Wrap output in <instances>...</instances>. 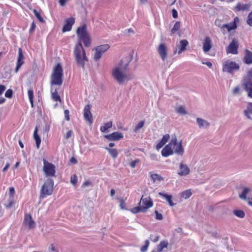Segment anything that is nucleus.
I'll return each instance as SVG.
<instances>
[{"label": "nucleus", "mask_w": 252, "mask_h": 252, "mask_svg": "<svg viewBox=\"0 0 252 252\" xmlns=\"http://www.w3.org/2000/svg\"><path fill=\"white\" fill-rule=\"evenodd\" d=\"M13 92L11 90H8L5 93V97L7 98H11L12 96Z\"/></svg>", "instance_id": "46"}, {"label": "nucleus", "mask_w": 252, "mask_h": 252, "mask_svg": "<svg viewBox=\"0 0 252 252\" xmlns=\"http://www.w3.org/2000/svg\"><path fill=\"white\" fill-rule=\"evenodd\" d=\"M6 87L5 86L0 85V95H1L3 92L5 90Z\"/></svg>", "instance_id": "56"}, {"label": "nucleus", "mask_w": 252, "mask_h": 252, "mask_svg": "<svg viewBox=\"0 0 252 252\" xmlns=\"http://www.w3.org/2000/svg\"><path fill=\"white\" fill-rule=\"evenodd\" d=\"M33 12L34 13L35 16L37 18V19L41 23H44L45 21L43 18L40 16L39 13L36 10L33 9Z\"/></svg>", "instance_id": "42"}, {"label": "nucleus", "mask_w": 252, "mask_h": 252, "mask_svg": "<svg viewBox=\"0 0 252 252\" xmlns=\"http://www.w3.org/2000/svg\"><path fill=\"white\" fill-rule=\"evenodd\" d=\"M51 94H52V99L55 101H61V99L60 98V96L58 95V92L56 89L54 90V91H53V89H52L51 90Z\"/></svg>", "instance_id": "34"}, {"label": "nucleus", "mask_w": 252, "mask_h": 252, "mask_svg": "<svg viewBox=\"0 0 252 252\" xmlns=\"http://www.w3.org/2000/svg\"><path fill=\"white\" fill-rule=\"evenodd\" d=\"M138 205L145 208V212L147 209L153 206V203L151 198L150 197L143 198V195L141 197L140 201Z\"/></svg>", "instance_id": "11"}, {"label": "nucleus", "mask_w": 252, "mask_h": 252, "mask_svg": "<svg viewBox=\"0 0 252 252\" xmlns=\"http://www.w3.org/2000/svg\"><path fill=\"white\" fill-rule=\"evenodd\" d=\"M184 152V149L182 145V141L178 142L176 138H174V153L182 156Z\"/></svg>", "instance_id": "14"}, {"label": "nucleus", "mask_w": 252, "mask_h": 252, "mask_svg": "<svg viewBox=\"0 0 252 252\" xmlns=\"http://www.w3.org/2000/svg\"><path fill=\"white\" fill-rule=\"evenodd\" d=\"M181 23L180 22H177L174 24V32L178 31L180 28Z\"/></svg>", "instance_id": "51"}, {"label": "nucleus", "mask_w": 252, "mask_h": 252, "mask_svg": "<svg viewBox=\"0 0 252 252\" xmlns=\"http://www.w3.org/2000/svg\"><path fill=\"white\" fill-rule=\"evenodd\" d=\"M239 47L238 42L236 39H233L229 45L226 48L227 54H238V49Z\"/></svg>", "instance_id": "9"}, {"label": "nucleus", "mask_w": 252, "mask_h": 252, "mask_svg": "<svg viewBox=\"0 0 252 252\" xmlns=\"http://www.w3.org/2000/svg\"><path fill=\"white\" fill-rule=\"evenodd\" d=\"M33 138L36 142V145L37 149L39 148V145L41 143V139L39 136L37 134V127H36L35 128L34 132H33Z\"/></svg>", "instance_id": "28"}, {"label": "nucleus", "mask_w": 252, "mask_h": 252, "mask_svg": "<svg viewBox=\"0 0 252 252\" xmlns=\"http://www.w3.org/2000/svg\"><path fill=\"white\" fill-rule=\"evenodd\" d=\"M110 46L108 44H103L98 46L95 49V53L94 54V59L95 61H98L101 57L103 54L108 50Z\"/></svg>", "instance_id": "7"}, {"label": "nucleus", "mask_w": 252, "mask_h": 252, "mask_svg": "<svg viewBox=\"0 0 252 252\" xmlns=\"http://www.w3.org/2000/svg\"><path fill=\"white\" fill-rule=\"evenodd\" d=\"M35 27H36L35 24L34 22H33L32 23L31 27V28L29 31V32L30 33H32L34 31Z\"/></svg>", "instance_id": "50"}, {"label": "nucleus", "mask_w": 252, "mask_h": 252, "mask_svg": "<svg viewBox=\"0 0 252 252\" xmlns=\"http://www.w3.org/2000/svg\"><path fill=\"white\" fill-rule=\"evenodd\" d=\"M64 116H65V119L66 121L69 120V111L68 110H65L64 112Z\"/></svg>", "instance_id": "53"}, {"label": "nucleus", "mask_w": 252, "mask_h": 252, "mask_svg": "<svg viewBox=\"0 0 252 252\" xmlns=\"http://www.w3.org/2000/svg\"><path fill=\"white\" fill-rule=\"evenodd\" d=\"M70 182L73 185H75L77 182V178L75 175L71 176Z\"/></svg>", "instance_id": "47"}, {"label": "nucleus", "mask_w": 252, "mask_h": 252, "mask_svg": "<svg viewBox=\"0 0 252 252\" xmlns=\"http://www.w3.org/2000/svg\"><path fill=\"white\" fill-rule=\"evenodd\" d=\"M245 115L250 118V115L252 114V103L249 104L247 109L245 111Z\"/></svg>", "instance_id": "37"}, {"label": "nucleus", "mask_w": 252, "mask_h": 252, "mask_svg": "<svg viewBox=\"0 0 252 252\" xmlns=\"http://www.w3.org/2000/svg\"><path fill=\"white\" fill-rule=\"evenodd\" d=\"M168 243L167 241H162L157 246V251L161 252L164 248H167Z\"/></svg>", "instance_id": "29"}, {"label": "nucleus", "mask_w": 252, "mask_h": 252, "mask_svg": "<svg viewBox=\"0 0 252 252\" xmlns=\"http://www.w3.org/2000/svg\"><path fill=\"white\" fill-rule=\"evenodd\" d=\"M131 212L134 214H136L139 212H146L145 208H143V207L139 205L138 206L134 207L132 209H131Z\"/></svg>", "instance_id": "33"}, {"label": "nucleus", "mask_w": 252, "mask_h": 252, "mask_svg": "<svg viewBox=\"0 0 252 252\" xmlns=\"http://www.w3.org/2000/svg\"><path fill=\"white\" fill-rule=\"evenodd\" d=\"M112 126V122L110 121L106 123H104L103 126L100 127V130L103 132H105L107 131V130L111 128Z\"/></svg>", "instance_id": "31"}, {"label": "nucleus", "mask_w": 252, "mask_h": 252, "mask_svg": "<svg viewBox=\"0 0 252 252\" xmlns=\"http://www.w3.org/2000/svg\"><path fill=\"white\" fill-rule=\"evenodd\" d=\"M15 192V190H14V188L13 187H10L9 188V193H10V195L11 196H13L14 193Z\"/></svg>", "instance_id": "59"}, {"label": "nucleus", "mask_w": 252, "mask_h": 252, "mask_svg": "<svg viewBox=\"0 0 252 252\" xmlns=\"http://www.w3.org/2000/svg\"><path fill=\"white\" fill-rule=\"evenodd\" d=\"M91 184L90 182L89 181H86L83 184V187H86V186H89Z\"/></svg>", "instance_id": "64"}, {"label": "nucleus", "mask_w": 252, "mask_h": 252, "mask_svg": "<svg viewBox=\"0 0 252 252\" xmlns=\"http://www.w3.org/2000/svg\"><path fill=\"white\" fill-rule=\"evenodd\" d=\"M123 134L119 132H114L110 134L105 135V137L110 141L119 140L123 137Z\"/></svg>", "instance_id": "16"}, {"label": "nucleus", "mask_w": 252, "mask_h": 252, "mask_svg": "<svg viewBox=\"0 0 252 252\" xmlns=\"http://www.w3.org/2000/svg\"><path fill=\"white\" fill-rule=\"evenodd\" d=\"M222 65V71L223 72H227L230 74H233L234 72L239 70L240 69L239 64L230 60L224 61Z\"/></svg>", "instance_id": "5"}, {"label": "nucleus", "mask_w": 252, "mask_h": 252, "mask_svg": "<svg viewBox=\"0 0 252 252\" xmlns=\"http://www.w3.org/2000/svg\"><path fill=\"white\" fill-rule=\"evenodd\" d=\"M50 252H59L58 250L53 245H51L49 248Z\"/></svg>", "instance_id": "54"}, {"label": "nucleus", "mask_w": 252, "mask_h": 252, "mask_svg": "<svg viewBox=\"0 0 252 252\" xmlns=\"http://www.w3.org/2000/svg\"><path fill=\"white\" fill-rule=\"evenodd\" d=\"M159 236H154V235L151 234L150 236V239L154 243L158 242L159 240Z\"/></svg>", "instance_id": "45"}, {"label": "nucleus", "mask_w": 252, "mask_h": 252, "mask_svg": "<svg viewBox=\"0 0 252 252\" xmlns=\"http://www.w3.org/2000/svg\"><path fill=\"white\" fill-rule=\"evenodd\" d=\"M63 69L62 65L58 63L53 69L51 77V85H61L63 82Z\"/></svg>", "instance_id": "3"}, {"label": "nucleus", "mask_w": 252, "mask_h": 252, "mask_svg": "<svg viewBox=\"0 0 252 252\" xmlns=\"http://www.w3.org/2000/svg\"><path fill=\"white\" fill-rule=\"evenodd\" d=\"M249 189L248 188H245L241 194H240V197L243 199H247V195L249 191Z\"/></svg>", "instance_id": "41"}, {"label": "nucleus", "mask_w": 252, "mask_h": 252, "mask_svg": "<svg viewBox=\"0 0 252 252\" xmlns=\"http://www.w3.org/2000/svg\"><path fill=\"white\" fill-rule=\"evenodd\" d=\"M233 214L237 217L243 218L245 216V213L243 211L240 210H235L233 211Z\"/></svg>", "instance_id": "39"}, {"label": "nucleus", "mask_w": 252, "mask_h": 252, "mask_svg": "<svg viewBox=\"0 0 252 252\" xmlns=\"http://www.w3.org/2000/svg\"><path fill=\"white\" fill-rule=\"evenodd\" d=\"M173 142V140L172 139L170 143L167 145L162 150L161 155L163 157H167L169 155L173 154L172 149V143Z\"/></svg>", "instance_id": "18"}, {"label": "nucleus", "mask_w": 252, "mask_h": 252, "mask_svg": "<svg viewBox=\"0 0 252 252\" xmlns=\"http://www.w3.org/2000/svg\"><path fill=\"white\" fill-rule=\"evenodd\" d=\"M247 23L251 27H252V11L248 16Z\"/></svg>", "instance_id": "44"}, {"label": "nucleus", "mask_w": 252, "mask_h": 252, "mask_svg": "<svg viewBox=\"0 0 252 252\" xmlns=\"http://www.w3.org/2000/svg\"><path fill=\"white\" fill-rule=\"evenodd\" d=\"M189 45V42L186 39L180 41L179 44L177 45L176 50H178V54H180L182 52L186 50V47Z\"/></svg>", "instance_id": "21"}, {"label": "nucleus", "mask_w": 252, "mask_h": 252, "mask_svg": "<svg viewBox=\"0 0 252 252\" xmlns=\"http://www.w3.org/2000/svg\"><path fill=\"white\" fill-rule=\"evenodd\" d=\"M132 59V55L128 54L122 59L112 70L113 77L120 85L125 84L131 79L130 76L126 74V71Z\"/></svg>", "instance_id": "2"}, {"label": "nucleus", "mask_w": 252, "mask_h": 252, "mask_svg": "<svg viewBox=\"0 0 252 252\" xmlns=\"http://www.w3.org/2000/svg\"><path fill=\"white\" fill-rule=\"evenodd\" d=\"M151 178L153 182L158 184L163 180V178L158 174H151Z\"/></svg>", "instance_id": "26"}, {"label": "nucleus", "mask_w": 252, "mask_h": 252, "mask_svg": "<svg viewBox=\"0 0 252 252\" xmlns=\"http://www.w3.org/2000/svg\"><path fill=\"white\" fill-rule=\"evenodd\" d=\"M9 166H10V164L9 163H7L6 164L5 166L3 168L2 171L5 172L7 170V169L9 168Z\"/></svg>", "instance_id": "61"}, {"label": "nucleus", "mask_w": 252, "mask_h": 252, "mask_svg": "<svg viewBox=\"0 0 252 252\" xmlns=\"http://www.w3.org/2000/svg\"><path fill=\"white\" fill-rule=\"evenodd\" d=\"M196 121L199 127L200 128L203 127H206L209 126V123L207 121H205L201 118H197Z\"/></svg>", "instance_id": "30"}, {"label": "nucleus", "mask_w": 252, "mask_h": 252, "mask_svg": "<svg viewBox=\"0 0 252 252\" xmlns=\"http://www.w3.org/2000/svg\"><path fill=\"white\" fill-rule=\"evenodd\" d=\"M239 22V18L238 17H235L234 18L233 21L226 24L222 25L220 27V30L222 32L224 31L225 29L228 32H230L232 30H235L237 28V24Z\"/></svg>", "instance_id": "8"}, {"label": "nucleus", "mask_w": 252, "mask_h": 252, "mask_svg": "<svg viewBox=\"0 0 252 252\" xmlns=\"http://www.w3.org/2000/svg\"><path fill=\"white\" fill-rule=\"evenodd\" d=\"M240 92V88L239 86L235 87L233 90V94H239Z\"/></svg>", "instance_id": "49"}, {"label": "nucleus", "mask_w": 252, "mask_h": 252, "mask_svg": "<svg viewBox=\"0 0 252 252\" xmlns=\"http://www.w3.org/2000/svg\"><path fill=\"white\" fill-rule=\"evenodd\" d=\"M157 51L163 61L167 57V47L165 43H160L157 48Z\"/></svg>", "instance_id": "10"}, {"label": "nucleus", "mask_w": 252, "mask_h": 252, "mask_svg": "<svg viewBox=\"0 0 252 252\" xmlns=\"http://www.w3.org/2000/svg\"><path fill=\"white\" fill-rule=\"evenodd\" d=\"M54 181L52 179H48L45 182L40 190V198H43L47 195L52 194L53 191Z\"/></svg>", "instance_id": "4"}, {"label": "nucleus", "mask_w": 252, "mask_h": 252, "mask_svg": "<svg viewBox=\"0 0 252 252\" xmlns=\"http://www.w3.org/2000/svg\"><path fill=\"white\" fill-rule=\"evenodd\" d=\"M28 96H29V98L30 99V101L31 103V105H32V107H33V90L32 89H29L28 90Z\"/></svg>", "instance_id": "36"}, {"label": "nucleus", "mask_w": 252, "mask_h": 252, "mask_svg": "<svg viewBox=\"0 0 252 252\" xmlns=\"http://www.w3.org/2000/svg\"><path fill=\"white\" fill-rule=\"evenodd\" d=\"M190 170L186 164L180 163L179 165V170L178 173L181 176H185L189 174Z\"/></svg>", "instance_id": "17"}, {"label": "nucleus", "mask_w": 252, "mask_h": 252, "mask_svg": "<svg viewBox=\"0 0 252 252\" xmlns=\"http://www.w3.org/2000/svg\"><path fill=\"white\" fill-rule=\"evenodd\" d=\"M70 161L74 164H76L77 163V160L74 157H72L71 158Z\"/></svg>", "instance_id": "62"}, {"label": "nucleus", "mask_w": 252, "mask_h": 252, "mask_svg": "<svg viewBox=\"0 0 252 252\" xmlns=\"http://www.w3.org/2000/svg\"><path fill=\"white\" fill-rule=\"evenodd\" d=\"M244 62L248 64L252 63V52L248 49L245 50Z\"/></svg>", "instance_id": "22"}, {"label": "nucleus", "mask_w": 252, "mask_h": 252, "mask_svg": "<svg viewBox=\"0 0 252 252\" xmlns=\"http://www.w3.org/2000/svg\"><path fill=\"white\" fill-rule=\"evenodd\" d=\"M215 24L216 26L219 27L220 29V27L222 26V25L221 24V21L219 19L216 20L215 22Z\"/></svg>", "instance_id": "57"}, {"label": "nucleus", "mask_w": 252, "mask_h": 252, "mask_svg": "<svg viewBox=\"0 0 252 252\" xmlns=\"http://www.w3.org/2000/svg\"><path fill=\"white\" fill-rule=\"evenodd\" d=\"M92 105L90 104L85 106L84 109V117L86 121H88L90 124L93 123L92 115L91 112Z\"/></svg>", "instance_id": "12"}, {"label": "nucleus", "mask_w": 252, "mask_h": 252, "mask_svg": "<svg viewBox=\"0 0 252 252\" xmlns=\"http://www.w3.org/2000/svg\"><path fill=\"white\" fill-rule=\"evenodd\" d=\"M192 194V192L190 189H187L183 191L181 193V197L184 199L189 198Z\"/></svg>", "instance_id": "32"}, {"label": "nucleus", "mask_w": 252, "mask_h": 252, "mask_svg": "<svg viewBox=\"0 0 252 252\" xmlns=\"http://www.w3.org/2000/svg\"><path fill=\"white\" fill-rule=\"evenodd\" d=\"M249 7L248 4H241L238 2L236 5L234 7V10L235 11H244L247 10Z\"/></svg>", "instance_id": "25"}, {"label": "nucleus", "mask_w": 252, "mask_h": 252, "mask_svg": "<svg viewBox=\"0 0 252 252\" xmlns=\"http://www.w3.org/2000/svg\"><path fill=\"white\" fill-rule=\"evenodd\" d=\"M243 85L245 90L248 93V96L252 98V81H247Z\"/></svg>", "instance_id": "23"}, {"label": "nucleus", "mask_w": 252, "mask_h": 252, "mask_svg": "<svg viewBox=\"0 0 252 252\" xmlns=\"http://www.w3.org/2000/svg\"><path fill=\"white\" fill-rule=\"evenodd\" d=\"M145 124V121H141L139 122L137 125L136 126L135 128L134 129V132L136 133L138 131V130L143 127Z\"/></svg>", "instance_id": "40"}, {"label": "nucleus", "mask_w": 252, "mask_h": 252, "mask_svg": "<svg viewBox=\"0 0 252 252\" xmlns=\"http://www.w3.org/2000/svg\"><path fill=\"white\" fill-rule=\"evenodd\" d=\"M75 22V19L73 18H69L66 20L65 24L63 28V32H69L71 29Z\"/></svg>", "instance_id": "19"}, {"label": "nucleus", "mask_w": 252, "mask_h": 252, "mask_svg": "<svg viewBox=\"0 0 252 252\" xmlns=\"http://www.w3.org/2000/svg\"><path fill=\"white\" fill-rule=\"evenodd\" d=\"M67 0H60L59 2L62 6H63L66 3Z\"/></svg>", "instance_id": "63"}, {"label": "nucleus", "mask_w": 252, "mask_h": 252, "mask_svg": "<svg viewBox=\"0 0 252 252\" xmlns=\"http://www.w3.org/2000/svg\"><path fill=\"white\" fill-rule=\"evenodd\" d=\"M24 223L29 229H33L35 227V222L32 220V216L30 214L25 215Z\"/></svg>", "instance_id": "15"}, {"label": "nucleus", "mask_w": 252, "mask_h": 252, "mask_svg": "<svg viewBox=\"0 0 252 252\" xmlns=\"http://www.w3.org/2000/svg\"><path fill=\"white\" fill-rule=\"evenodd\" d=\"M158 194L162 196L163 198L165 199L167 202H168L170 206H173V203L172 201V195H170L163 192H159Z\"/></svg>", "instance_id": "27"}, {"label": "nucleus", "mask_w": 252, "mask_h": 252, "mask_svg": "<svg viewBox=\"0 0 252 252\" xmlns=\"http://www.w3.org/2000/svg\"><path fill=\"white\" fill-rule=\"evenodd\" d=\"M202 63L207 65L209 68L212 66V63L210 62H203Z\"/></svg>", "instance_id": "60"}, {"label": "nucleus", "mask_w": 252, "mask_h": 252, "mask_svg": "<svg viewBox=\"0 0 252 252\" xmlns=\"http://www.w3.org/2000/svg\"><path fill=\"white\" fill-rule=\"evenodd\" d=\"M156 214V219L158 220H161L163 218L162 215L161 214H160L158 212V211H155Z\"/></svg>", "instance_id": "48"}, {"label": "nucleus", "mask_w": 252, "mask_h": 252, "mask_svg": "<svg viewBox=\"0 0 252 252\" xmlns=\"http://www.w3.org/2000/svg\"><path fill=\"white\" fill-rule=\"evenodd\" d=\"M105 149L108 151L112 157L114 158H116L118 157V152L115 149H111L109 148H105Z\"/></svg>", "instance_id": "35"}, {"label": "nucleus", "mask_w": 252, "mask_h": 252, "mask_svg": "<svg viewBox=\"0 0 252 252\" xmlns=\"http://www.w3.org/2000/svg\"><path fill=\"white\" fill-rule=\"evenodd\" d=\"M170 136L169 134L164 135L161 141L157 145L156 148L158 150L162 148L169 140Z\"/></svg>", "instance_id": "24"}, {"label": "nucleus", "mask_w": 252, "mask_h": 252, "mask_svg": "<svg viewBox=\"0 0 252 252\" xmlns=\"http://www.w3.org/2000/svg\"><path fill=\"white\" fill-rule=\"evenodd\" d=\"M76 33L78 42L75 45L73 51L75 61L78 66L84 69L85 63L88 61V59L81 42H83L85 46L87 47H90L91 44V37L87 31L86 25L84 24L78 27Z\"/></svg>", "instance_id": "1"}, {"label": "nucleus", "mask_w": 252, "mask_h": 252, "mask_svg": "<svg viewBox=\"0 0 252 252\" xmlns=\"http://www.w3.org/2000/svg\"><path fill=\"white\" fill-rule=\"evenodd\" d=\"M125 201L123 200H121V203H120V207L122 209L124 210L125 209Z\"/></svg>", "instance_id": "58"}, {"label": "nucleus", "mask_w": 252, "mask_h": 252, "mask_svg": "<svg viewBox=\"0 0 252 252\" xmlns=\"http://www.w3.org/2000/svg\"><path fill=\"white\" fill-rule=\"evenodd\" d=\"M43 170L46 177H53L55 176V166L54 164L47 161L43 159Z\"/></svg>", "instance_id": "6"}, {"label": "nucleus", "mask_w": 252, "mask_h": 252, "mask_svg": "<svg viewBox=\"0 0 252 252\" xmlns=\"http://www.w3.org/2000/svg\"><path fill=\"white\" fill-rule=\"evenodd\" d=\"M24 57L23 54L22 50L21 48H19L18 49V57L17 59L16 67L15 68V72H17L21 67L22 65L24 63Z\"/></svg>", "instance_id": "20"}, {"label": "nucleus", "mask_w": 252, "mask_h": 252, "mask_svg": "<svg viewBox=\"0 0 252 252\" xmlns=\"http://www.w3.org/2000/svg\"><path fill=\"white\" fill-rule=\"evenodd\" d=\"M149 246V240H147L145 241V245L141 248L140 251L141 252H146L148 250Z\"/></svg>", "instance_id": "43"}, {"label": "nucleus", "mask_w": 252, "mask_h": 252, "mask_svg": "<svg viewBox=\"0 0 252 252\" xmlns=\"http://www.w3.org/2000/svg\"><path fill=\"white\" fill-rule=\"evenodd\" d=\"M139 162V160L137 159H135V160L132 161L130 163V166L132 167V168H134L135 166H136V164L138 163Z\"/></svg>", "instance_id": "52"}, {"label": "nucleus", "mask_w": 252, "mask_h": 252, "mask_svg": "<svg viewBox=\"0 0 252 252\" xmlns=\"http://www.w3.org/2000/svg\"><path fill=\"white\" fill-rule=\"evenodd\" d=\"M176 112L181 115H186L187 114V112L184 106H181L177 107L176 109Z\"/></svg>", "instance_id": "38"}, {"label": "nucleus", "mask_w": 252, "mask_h": 252, "mask_svg": "<svg viewBox=\"0 0 252 252\" xmlns=\"http://www.w3.org/2000/svg\"><path fill=\"white\" fill-rule=\"evenodd\" d=\"M212 46L211 38L209 36L205 37L202 44V48L204 52L207 53L209 52L212 48Z\"/></svg>", "instance_id": "13"}, {"label": "nucleus", "mask_w": 252, "mask_h": 252, "mask_svg": "<svg viewBox=\"0 0 252 252\" xmlns=\"http://www.w3.org/2000/svg\"><path fill=\"white\" fill-rule=\"evenodd\" d=\"M72 133L73 132L71 130H68L66 133L65 138L66 139L69 138L71 136Z\"/></svg>", "instance_id": "55"}]
</instances>
